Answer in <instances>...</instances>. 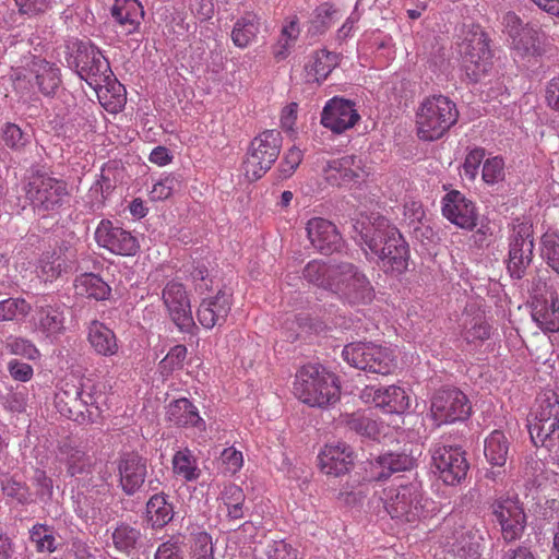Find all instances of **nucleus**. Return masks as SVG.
<instances>
[{
  "label": "nucleus",
  "mask_w": 559,
  "mask_h": 559,
  "mask_svg": "<svg viewBox=\"0 0 559 559\" xmlns=\"http://www.w3.org/2000/svg\"><path fill=\"white\" fill-rule=\"evenodd\" d=\"M95 240L102 248L119 255H134L140 246L138 239L128 230L109 219H102L95 230Z\"/></svg>",
  "instance_id": "a211bd4d"
},
{
  "label": "nucleus",
  "mask_w": 559,
  "mask_h": 559,
  "mask_svg": "<svg viewBox=\"0 0 559 559\" xmlns=\"http://www.w3.org/2000/svg\"><path fill=\"white\" fill-rule=\"evenodd\" d=\"M383 508L397 524L417 525L426 518V498L417 479H399L383 490Z\"/></svg>",
  "instance_id": "f03ea898"
},
{
  "label": "nucleus",
  "mask_w": 559,
  "mask_h": 559,
  "mask_svg": "<svg viewBox=\"0 0 559 559\" xmlns=\"http://www.w3.org/2000/svg\"><path fill=\"white\" fill-rule=\"evenodd\" d=\"M510 442L501 430H493L486 439L484 454L492 466L502 467L507 463Z\"/></svg>",
  "instance_id": "58836bf2"
},
{
  "label": "nucleus",
  "mask_w": 559,
  "mask_h": 559,
  "mask_svg": "<svg viewBox=\"0 0 559 559\" xmlns=\"http://www.w3.org/2000/svg\"><path fill=\"white\" fill-rule=\"evenodd\" d=\"M219 500L226 508L228 519L240 520L243 518L246 495L241 487L235 484L226 485L221 492Z\"/></svg>",
  "instance_id": "c03bdc74"
},
{
  "label": "nucleus",
  "mask_w": 559,
  "mask_h": 559,
  "mask_svg": "<svg viewBox=\"0 0 559 559\" xmlns=\"http://www.w3.org/2000/svg\"><path fill=\"white\" fill-rule=\"evenodd\" d=\"M8 347L12 354L23 356L29 360H36L40 356L37 347L25 338L15 337L8 342Z\"/></svg>",
  "instance_id": "e2e57ef3"
},
{
  "label": "nucleus",
  "mask_w": 559,
  "mask_h": 559,
  "mask_svg": "<svg viewBox=\"0 0 559 559\" xmlns=\"http://www.w3.org/2000/svg\"><path fill=\"white\" fill-rule=\"evenodd\" d=\"M29 324L34 332L48 338H57L66 331L64 312L57 305H36Z\"/></svg>",
  "instance_id": "4be33fe9"
},
{
  "label": "nucleus",
  "mask_w": 559,
  "mask_h": 559,
  "mask_svg": "<svg viewBox=\"0 0 559 559\" xmlns=\"http://www.w3.org/2000/svg\"><path fill=\"white\" fill-rule=\"evenodd\" d=\"M265 559H297V549L285 540H273L264 550Z\"/></svg>",
  "instance_id": "680f3d73"
},
{
  "label": "nucleus",
  "mask_w": 559,
  "mask_h": 559,
  "mask_svg": "<svg viewBox=\"0 0 559 559\" xmlns=\"http://www.w3.org/2000/svg\"><path fill=\"white\" fill-rule=\"evenodd\" d=\"M111 169H103L97 181L91 187L90 194L95 198V203L103 205L106 199L116 188L115 179L111 177Z\"/></svg>",
  "instance_id": "6e6d98bb"
},
{
  "label": "nucleus",
  "mask_w": 559,
  "mask_h": 559,
  "mask_svg": "<svg viewBox=\"0 0 559 559\" xmlns=\"http://www.w3.org/2000/svg\"><path fill=\"white\" fill-rule=\"evenodd\" d=\"M32 311V306L24 298H8L0 301V321H20Z\"/></svg>",
  "instance_id": "de8ad7c7"
},
{
  "label": "nucleus",
  "mask_w": 559,
  "mask_h": 559,
  "mask_svg": "<svg viewBox=\"0 0 559 559\" xmlns=\"http://www.w3.org/2000/svg\"><path fill=\"white\" fill-rule=\"evenodd\" d=\"M323 180L331 187L352 188L366 181L369 170L356 155L326 159L321 167Z\"/></svg>",
  "instance_id": "f8f14e48"
},
{
  "label": "nucleus",
  "mask_w": 559,
  "mask_h": 559,
  "mask_svg": "<svg viewBox=\"0 0 559 559\" xmlns=\"http://www.w3.org/2000/svg\"><path fill=\"white\" fill-rule=\"evenodd\" d=\"M187 357V347L185 345H176L165 358L160 361L163 369L167 371H174L181 369Z\"/></svg>",
  "instance_id": "338daca9"
},
{
  "label": "nucleus",
  "mask_w": 559,
  "mask_h": 559,
  "mask_svg": "<svg viewBox=\"0 0 559 559\" xmlns=\"http://www.w3.org/2000/svg\"><path fill=\"white\" fill-rule=\"evenodd\" d=\"M492 521L500 526L502 538L510 543L521 538L525 525L526 515L518 499L503 496L490 503Z\"/></svg>",
  "instance_id": "4468645a"
},
{
  "label": "nucleus",
  "mask_w": 559,
  "mask_h": 559,
  "mask_svg": "<svg viewBox=\"0 0 559 559\" xmlns=\"http://www.w3.org/2000/svg\"><path fill=\"white\" fill-rule=\"evenodd\" d=\"M442 215L455 226L472 230L477 225V210L473 201L459 190H451L441 200Z\"/></svg>",
  "instance_id": "6ab92c4d"
},
{
  "label": "nucleus",
  "mask_w": 559,
  "mask_h": 559,
  "mask_svg": "<svg viewBox=\"0 0 559 559\" xmlns=\"http://www.w3.org/2000/svg\"><path fill=\"white\" fill-rule=\"evenodd\" d=\"M336 264L329 265L320 260H312L304 269V277L309 283L330 290V284L335 282Z\"/></svg>",
  "instance_id": "a19ab883"
},
{
  "label": "nucleus",
  "mask_w": 559,
  "mask_h": 559,
  "mask_svg": "<svg viewBox=\"0 0 559 559\" xmlns=\"http://www.w3.org/2000/svg\"><path fill=\"white\" fill-rule=\"evenodd\" d=\"M191 559H214L212 536L206 532H200L194 536Z\"/></svg>",
  "instance_id": "13d9d810"
},
{
  "label": "nucleus",
  "mask_w": 559,
  "mask_h": 559,
  "mask_svg": "<svg viewBox=\"0 0 559 559\" xmlns=\"http://www.w3.org/2000/svg\"><path fill=\"white\" fill-rule=\"evenodd\" d=\"M343 423L350 429L361 436L369 438H377L380 433L379 426L376 420H372L364 413L357 412L353 414H346L343 417Z\"/></svg>",
  "instance_id": "8fccbe9b"
},
{
  "label": "nucleus",
  "mask_w": 559,
  "mask_h": 559,
  "mask_svg": "<svg viewBox=\"0 0 559 559\" xmlns=\"http://www.w3.org/2000/svg\"><path fill=\"white\" fill-rule=\"evenodd\" d=\"M504 178V162L495 156L485 160L483 166V179L488 185L497 183Z\"/></svg>",
  "instance_id": "bf43d9fd"
},
{
  "label": "nucleus",
  "mask_w": 559,
  "mask_h": 559,
  "mask_svg": "<svg viewBox=\"0 0 559 559\" xmlns=\"http://www.w3.org/2000/svg\"><path fill=\"white\" fill-rule=\"evenodd\" d=\"M282 147V135L276 130H265L250 143L246 159L242 163L245 177L249 181L262 178L278 158Z\"/></svg>",
  "instance_id": "423d86ee"
},
{
  "label": "nucleus",
  "mask_w": 559,
  "mask_h": 559,
  "mask_svg": "<svg viewBox=\"0 0 559 559\" xmlns=\"http://www.w3.org/2000/svg\"><path fill=\"white\" fill-rule=\"evenodd\" d=\"M515 242L519 247H525V243L534 245L533 225L531 222L521 218L513 219L510 243Z\"/></svg>",
  "instance_id": "4d7b16f0"
},
{
  "label": "nucleus",
  "mask_w": 559,
  "mask_h": 559,
  "mask_svg": "<svg viewBox=\"0 0 559 559\" xmlns=\"http://www.w3.org/2000/svg\"><path fill=\"white\" fill-rule=\"evenodd\" d=\"M354 459L352 448L340 441L325 444L318 455L320 469L334 477L348 473Z\"/></svg>",
  "instance_id": "412c9836"
},
{
  "label": "nucleus",
  "mask_w": 559,
  "mask_h": 559,
  "mask_svg": "<svg viewBox=\"0 0 559 559\" xmlns=\"http://www.w3.org/2000/svg\"><path fill=\"white\" fill-rule=\"evenodd\" d=\"M542 255L548 266L559 274V234L547 231L542 237Z\"/></svg>",
  "instance_id": "5fc2aeb1"
},
{
  "label": "nucleus",
  "mask_w": 559,
  "mask_h": 559,
  "mask_svg": "<svg viewBox=\"0 0 559 559\" xmlns=\"http://www.w3.org/2000/svg\"><path fill=\"white\" fill-rule=\"evenodd\" d=\"M111 15L127 34H131L140 26L144 10L138 0H115Z\"/></svg>",
  "instance_id": "c9c22d12"
},
{
  "label": "nucleus",
  "mask_w": 559,
  "mask_h": 559,
  "mask_svg": "<svg viewBox=\"0 0 559 559\" xmlns=\"http://www.w3.org/2000/svg\"><path fill=\"white\" fill-rule=\"evenodd\" d=\"M294 394L310 407L324 408L340 400L336 377L318 365L302 366L296 373Z\"/></svg>",
  "instance_id": "7ed1b4c3"
},
{
  "label": "nucleus",
  "mask_w": 559,
  "mask_h": 559,
  "mask_svg": "<svg viewBox=\"0 0 559 559\" xmlns=\"http://www.w3.org/2000/svg\"><path fill=\"white\" fill-rule=\"evenodd\" d=\"M97 98L100 105L109 112L120 111L127 100V93L124 86L114 76L109 75L106 82L99 83V86H94Z\"/></svg>",
  "instance_id": "2f4dec72"
},
{
  "label": "nucleus",
  "mask_w": 559,
  "mask_h": 559,
  "mask_svg": "<svg viewBox=\"0 0 559 559\" xmlns=\"http://www.w3.org/2000/svg\"><path fill=\"white\" fill-rule=\"evenodd\" d=\"M15 3L22 14L35 16L51 9L57 0H15Z\"/></svg>",
  "instance_id": "69168bd1"
},
{
  "label": "nucleus",
  "mask_w": 559,
  "mask_h": 559,
  "mask_svg": "<svg viewBox=\"0 0 559 559\" xmlns=\"http://www.w3.org/2000/svg\"><path fill=\"white\" fill-rule=\"evenodd\" d=\"M59 412L73 420L83 418V384L74 376L61 380L56 394Z\"/></svg>",
  "instance_id": "393cba45"
},
{
  "label": "nucleus",
  "mask_w": 559,
  "mask_h": 559,
  "mask_svg": "<svg viewBox=\"0 0 559 559\" xmlns=\"http://www.w3.org/2000/svg\"><path fill=\"white\" fill-rule=\"evenodd\" d=\"M231 310V295L219 290L215 296L204 298L197 310L199 323L207 330L222 326Z\"/></svg>",
  "instance_id": "5701e85b"
},
{
  "label": "nucleus",
  "mask_w": 559,
  "mask_h": 559,
  "mask_svg": "<svg viewBox=\"0 0 559 559\" xmlns=\"http://www.w3.org/2000/svg\"><path fill=\"white\" fill-rule=\"evenodd\" d=\"M307 234L311 245L321 253L330 254L342 247L343 239L336 226L325 218L309 219Z\"/></svg>",
  "instance_id": "b1692460"
},
{
  "label": "nucleus",
  "mask_w": 559,
  "mask_h": 559,
  "mask_svg": "<svg viewBox=\"0 0 559 559\" xmlns=\"http://www.w3.org/2000/svg\"><path fill=\"white\" fill-rule=\"evenodd\" d=\"M120 486L128 496L134 495L146 477V460L138 453L123 454L118 462Z\"/></svg>",
  "instance_id": "a878e982"
},
{
  "label": "nucleus",
  "mask_w": 559,
  "mask_h": 559,
  "mask_svg": "<svg viewBox=\"0 0 559 559\" xmlns=\"http://www.w3.org/2000/svg\"><path fill=\"white\" fill-rule=\"evenodd\" d=\"M162 299L170 319L181 331L194 326L190 298L183 284L169 281L163 288Z\"/></svg>",
  "instance_id": "f3484780"
},
{
  "label": "nucleus",
  "mask_w": 559,
  "mask_h": 559,
  "mask_svg": "<svg viewBox=\"0 0 559 559\" xmlns=\"http://www.w3.org/2000/svg\"><path fill=\"white\" fill-rule=\"evenodd\" d=\"M338 63L340 55L326 49H320L313 52L309 63L306 66V70L309 74L313 75L317 82H322L338 66Z\"/></svg>",
  "instance_id": "ea45409f"
},
{
  "label": "nucleus",
  "mask_w": 559,
  "mask_h": 559,
  "mask_svg": "<svg viewBox=\"0 0 559 559\" xmlns=\"http://www.w3.org/2000/svg\"><path fill=\"white\" fill-rule=\"evenodd\" d=\"M260 28L261 17L252 11L245 12L233 26V44L240 49L249 47L257 39Z\"/></svg>",
  "instance_id": "473e14b6"
},
{
  "label": "nucleus",
  "mask_w": 559,
  "mask_h": 559,
  "mask_svg": "<svg viewBox=\"0 0 559 559\" xmlns=\"http://www.w3.org/2000/svg\"><path fill=\"white\" fill-rule=\"evenodd\" d=\"M353 229L366 255L377 258L385 273L402 274L407 270L408 245L400 230L384 216L359 213L353 218Z\"/></svg>",
  "instance_id": "f257e3e1"
},
{
  "label": "nucleus",
  "mask_w": 559,
  "mask_h": 559,
  "mask_svg": "<svg viewBox=\"0 0 559 559\" xmlns=\"http://www.w3.org/2000/svg\"><path fill=\"white\" fill-rule=\"evenodd\" d=\"M283 328L287 331L289 338H298L302 334L320 331V324L313 322L307 314H293L286 318Z\"/></svg>",
  "instance_id": "09e8293b"
},
{
  "label": "nucleus",
  "mask_w": 559,
  "mask_h": 559,
  "mask_svg": "<svg viewBox=\"0 0 559 559\" xmlns=\"http://www.w3.org/2000/svg\"><path fill=\"white\" fill-rule=\"evenodd\" d=\"M532 442L559 456V395L552 391L537 400V406L528 423Z\"/></svg>",
  "instance_id": "39448f33"
},
{
  "label": "nucleus",
  "mask_w": 559,
  "mask_h": 559,
  "mask_svg": "<svg viewBox=\"0 0 559 559\" xmlns=\"http://www.w3.org/2000/svg\"><path fill=\"white\" fill-rule=\"evenodd\" d=\"M359 119L355 104L341 97L330 99L321 114L322 126L338 134L352 129Z\"/></svg>",
  "instance_id": "aec40b11"
},
{
  "label": "nucleus",
  "mask_w": 559,
  "mask_h": 559,
  "mask_svg": "<svg viewBox=\"0 0 559 559\" xmlns=\"http://www.w3.org/2000/svg\"><path fill=\"white\" fill-rule=\"evenodd\" d=\"M75 293L79 296L93 298L95 300H105L110 295V286L94 273H84L75 278Z\"/></svg>",
  "instance_id": "4c0bfd02"
},
{
  "label": "nucleus",
  "mask_w": 559,
  "mask_h": 559,
  "mask_svg": "<svg viewBox=\"0 0 559 559\" xmlns=\"http://www.w3.org/2000/svg\"><path fill=\"white\" fill-rule=\"evenodd\" d=\"M86 340L93 352L98 356H115L120 348L116 333L98 320H93L88 323Z\"/></svg>",
  "instance_id": "cd10ccee"
},
{
  "label": "nucleus",
  "mask_w": 559,
  "mask_h": 559,
  "mask_svg": "<svg viewBox=\"0 0 559 559\" xmlns=\"http://www.w3.org/2000/svg\"><path fill=\"white\" fill-rule=\"evenodd\" d=\"M503 32L512 39L516 49L528 50L536 41V31L523 25L521 19L513 12H508L502 17Z\"/></svg>",
  "instance_id": "72a5a7b5"
},
{
  "label": "nucleus",
  "mask_w": 559,
  "mask_h": 559,
  "mask_svg": "<svg viewBox=\"0 0 559 559\" xmlns=\"http://www.w3.org/2000/svg\"><path fill=\"white\" fill-rule=\"evenodd\" d=\"M1 139L7 147L21 151L31 142V134L17 124L8 122L2 128Z\"/></svg>",
  "instance_id": "603ef678"
},
{
  "label": "nucleus",
  "mask_w": 559,
  "mask_h": 559,
  "mask_svg": "<svg viewBox=\"0 0 559 559\" xmlns=\"http://www.w3.org/2000/svg\"><path fill=\"white\" fill-rule=\"evenodd\" d=\"M467 396L459 389H442L435 393L430 412L438 426L464 420L471 415Z\"/></svg>",
  "instance_id": "2eb2a0df"
},
{
  "label": "nucleus",
  "mask_w": 559,
  "mask_h": 559,
  "mask_svg": "<svg viewBox=\"0 0 559 559\" xmlns=\"http://www.w3.org/2000/svg\"><path fill=\"white\" fill-rule=\"evenodd\" d=\"M485 157L484 148H474L465 157L463 164V175L469 180H474L478 174V168Z\"/></svg>",
  "instance_id": "774afa93"
},
{
  "label": "nucleus",
  "mask_w": 559,
  "mask_h": 559,
  "mask_svg": "<svg viewBox=\"0 0 559 559\" xmlns=\"http://www.w3.org/2000/svg\"><path fill=\"white\" fill-rule=\"evenodd\" d=\"M463 67L472 81H478L491 68V51L488 38L480 27L468 31L460 44Z\"/></svg>",
  "instance_id": "9d476101"
},
{
  "label": "nucleus",
  "mask_w": 559,
  "mask_h": 559,
  "mask_svg": "<svg viewBox=\"0 0 559 559\" xmlns=\"http://www.w3.org/2000/svg\"><path fill=\"white\" fill-rule=\"evenodd\" d=\"M335 282L330 290L354 305H366L372 301L374 289L368 277L353 263L336 264Z\"/></svg>",
  "instance_id": "1a4fd4ad"
},
{
  "label": "nucleus",
  "mask_w": 559,
  "mask_h": 559,
  "mask_svg": "<svg viewBox=\"0 0 559 559\" xmlns=\"http://www.w3.org/2000/svg\"><path fill=\"white\" fill-rule=\"evenodd\" d=\"M302 157H304V153L299 147H297L295 145L293 147H290L284 154L283 160L280 165V171L283 175V177H285V178L290 177L296 171L298 166L300 165Z\"/></svg>",
  "instance_id": "0e129e2a"
},
{
  "label": "nucleus",
  "mask_w": 559,
  "mask_h": 559,
  "mask_svg": "<svg viewBox=\"0 0 559 559\" xmlns=\"http://www.w3.org/2000/svg\"><path fill=\"white\" fill-rule=\"evenodd\" d=\"M69 63L74 67L80 79L84 80L92 88L106 82L112 74L108 60L97 47L90 43H79Z\"/></svg>",
  "instance_id": "ddd939ff"
},
{
  "label": "nucleus",
  "mask_w": 559,
  "mask_h": 559,
  "mask_svg": "<svg viewBox=\"0 0 559 559\" xmlns=\"http://www.w3.org/2000/svg\"><path fill=\"white\" fill-rule=\"evenodd\" d=\"M148 522L153 527H164L174 518V508L164 495H154L146 503Z\"/></svg>",
  "instance_id": "37998d69"
},
{
  "label": "nucleus",
  "mask_w": 559,
  "mask_h": 559,
  "mask_svg": "<svg viewBox=\"0 0 559 559\" xmlns=\"http://www.w3.org/2000/svg\"><path fill=\"white\" fill-rule=\"evenodd\" d=\"M342 356L357 369L382 376L391 374L396 368L394 352L373 343H350L344 347Z\"/></svg>",
  "instance_id": "0eeeda50"
},
{
  "label": "nucleus",
  "mask_w": 559,
  "mask_h": 559,
  "mask_svg": "<svg viewBox=\"0 0 559 559\" xmlns=\"http://www.w3.org/2000/svg\"><path fill=\"white\" fill-rule=\"evenodd\" d=\"M58 460L66 465L67 473L86 490L103 486L109 477L108 472L97 471L96 460L80 447L64 443L59 449Z\"/></svg>",
  "instance_id": "6e6552de"
},
{
  "label": "nucleus",
  "mask_w": 559,
  "mask_h": 559,
  "mask_svg": "<svg viewBox=\"0 0 559 559\" xmlns=\"http://www.w3.org/2000/svg\"><path fill=\"white\" fill-rule=\"evenodd\" d=\"M533 320L545 332L559 331V298L556 292H550L546 298H536L533 304Z\"/></svg>",
  "instance_id": "7c9ffc66"
},
{
  "label": "nucleus",
  "mask_w": 559,
  "mask_h": 559,
  "mask_svg": "<svg viewBox=\"0 0 559 559\" xmlns=\"http://www.w3.org/2000/svg\"><path fill=\"white\" fill-rule=\"evenodd\" d=\"M31 540L38 552H53L56 550V537L53 530L45 524H36L31 530Z\"/></svg>",
  "instance_id": "864d4df0"
},
{
  "label": "nucleus",
  "mask_w": 559,
  "mask_h": 559,
  "mask_svg": "<svg viewBox=\"0 0 559 559\" xmlns=\"http://www.w3.org/2000/svg\"><path fill=\"white\" fill-rule=\"evenodd\" d=\"M459 110L455 103L443 95L424 98L416 111L417 135L424 141L442 138L455 124Z\"/></svg>",
  "instance_id": "20e7f679"
},
{
  "label": "nucleus",
  "mask_w": 559,
  "mask_h": 559,
  "mask_svg": "<svg viewBox=\"0 0 559 559\" xmlns=\"http://www.w3.org/2000/svg\"><path fill=\"white\" fill-rule=\"evenodd\" d=\"M174 473L187 481L195 480L200 476L198 463L189 449H183L175 453L173 457Z\"/></svg>",
  "instance_id": "49530a36"
},
{
  "label": "nucleus",
  "mask_w": 559,
  "mask_h": 559,
  "mask_svg": "<svg viewBox=\"0 0 559 559\" xmlns=\"http://www.w3.org/2000/svg\"><path fill=\"white\" fill-rule=\"evenodd\" d=\"M3 493L16 500L19 503H28L31 501V491L26 484L9 478L2 484Z\"/></svg>",
  "instance_id": "052dcab7"
},
{
  "label": "nucleus",
  "mask_w": 559,
  "mask_h": 559,
  "mask_svg": "<svg viewBox=\"0 0 559 559\" xmlns=\"http://www.w3.org/2000/svg\"><path fill=\"white\" fill-rule=\"evenodd\" d=\"M141 532L136 526L119 523L111 533L114 547L122 554L130 555L141 542Z\"/></svg>",
  "instance_id": "79ce46f5"
},
{
  "label": "nucleus",
  "mask_w": 559,
  "mask_h": 559,
  "mask_svg": "<svg viewBox=\"0 0 559 559\" xmlns=\"http://www.w3.org/2000/svg\"><path fill=\"white\" fill-rule=\"evenodd\" d=\"M371 480H385L394 473L407 471L413 465V460L405 453H384L369 463Z\"/></svg>",
  "instance_id": "c756f323"
},
{
  "label": "nucleus",
  "mask_w": 559,
  "mask_h": 559,
  "mask_svg": "<svg viewBox=\"0 0 559 559\" xmlns=\"http://www.w3.org/2000/svg\"><path fill=\"white\" fill-rule=\"evenodd\" d=\"M432 462L442 481L451 486L465 479L469 469L465 452L459 447H436L432 452Z\"/></svg>",
  "instance_id": "dca6fc26"
},
{
  "label": "nucleus",
  "mask_w": 559,
  "mask_h": 559,
  "mask_svg": "<svg viewBox=\"0 0 559 559\" xmlns=\"http://www.w3.org/2000/svg\"><path fill=\"white\" fill-rule=\"evenodd\" d=\"M373 403L388 413H404L409 407V397L405 390L397 385H390L385 389L373 391Z\"/></svg>",
  "instance_id": "e433bc0d"
},
{
  "label": "nucleus",
  "mask_w": 559,
  "mask_h": 559,
  "mask_svg": "<svg viewBox=\"0 0 559 559\" xmlns=\"http://www.w3.org/2000/svg\"><path fill=\"white\" fill-rule=\"evenodd\" d=\"M107 385L104 382L83 384V414L90 413V407L103 411L107 406Z\"/></svg>",
  "instance_id": "3c124183"
},
{
  "label": "nucleus",
  "mask_w": 559,
  "mask_h": 559,
  "mask_svg": "<svg viewBox=\"0 0 559 559\" xmlns=\"http://www.w3.org/2000/svg\"><path fill=\"white\" fill-rule=\"evenodd\" d=\"M166 418L170 424L177 427H193L201 432L206 430L205 420L200 416L193 403L186 397L169 403L166 411Z\"/></svg>",
  "instance_id": "c85d7f7f"
},
{
  "label": "nucleus",
  "mask_w": 559,
  "mask_h": 559,
  "mask_svg": "<svg viewBox=\"0 0 559 559\" xmlns=\"http://www.w3.org/2000/svg\"><path fill=\"white\" fill-rule=\"evenodd\" d=\"M491 331V325L480 313L475 316L465 314L462 320L461 336L472 348H478L485 341L489 340Z\"/></svg>",
  "instance_id": "f704fd0d"
},
{
  "label": "nucleus",
  "mask_w": 559,
  "mask_h": 559,
  "mask_svg": "<svg viewBox=\"0 0 559 559\" xmlns=\"http://www.w3.org/2000/svg\"><path fill=\"white\" fill-rule=\"evenodd\" d=\"M68 194L66 181L46 173H35L25 186V197L35 210L52 211L59 207Z\"/></svg>",
  "instance_id": "9b49d317"
},
{
  "label": "nucleus",
  "mask_w": 559,
  "mask_h": 559,
  "mask_svg": "<svg viewBox=\"0 0 559 559\" xmlns=\"http://www.w3.org/2000/svg\"><path fill=\"white\" fill-rule=\"evenodd\" d=\"M534 245L525 243V247H519L510 243L508 271L512 277L522 278L526 267L532 262Z\"/></svg>",
  "instance_id": "a18cd8bd"
},
{
  "label": "nucleus",
  "mask_w": 559,
  "mask_h": 559,
  "mask_svg": "<svg viewBox=\"0 0 559 559\" xmlns=\"http://www.w3.org/2000/svg\"><path fill=\"white\" fill-rule=\"evenodd\" d=\"M26 71L25 78L29 82L34 81L46 96L55 94L61 83L59 68L45 59L34 58Z\"/></svg>",
  "instance_id": "bb28decb"
}]
</instances>
